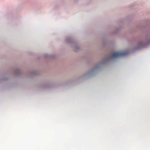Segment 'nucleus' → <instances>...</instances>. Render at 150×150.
Masks as SVG:
<instances>
[{
	"label": "nucleus",
	"mask_w": 150,
	"mask_h": 150,
	"mask_svg": "<svg viewBox=\"0 0 150 150\" xmlns=\"http://www.w3.org/2000/svg\"><path fill=\"white\" fill-rule=\"evenodd\" d=\"M127 52H113L112 54L111 57L113 58H116L118 57H122L127 54Z\"/></svg>",
	"instance_id": "nucleus-1"
}]
</instances>
